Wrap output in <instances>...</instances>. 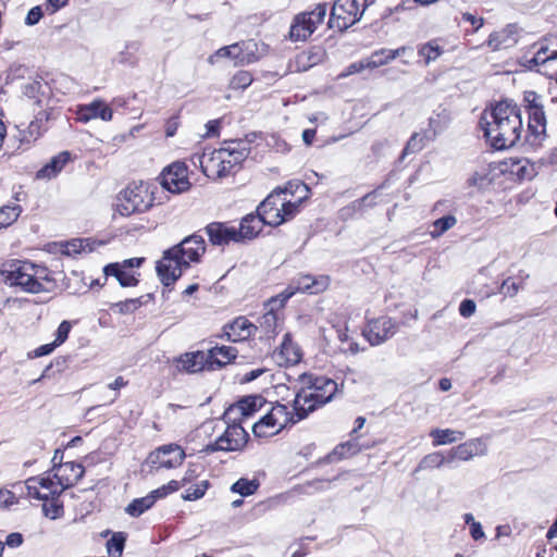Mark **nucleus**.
<instances>
[{
  "label": "nucleus",
  "instance_id": "1",
  "mask_svg": "<svg viewBox=\"0 0 557 557\" xmlns=\"http://www.w3.org/2000/svg\"><path fill=\"white\" fill-rule=\"evenodd\" d=\"M480 127L494 149L511 148L520 140L523 131L521 110L512 101H499L482 113Z\"/></svg>",
  "mask_w": 557,
  "mask_h": 557
},
{
  "label": "nucleus",
  "instance_id": "2",
  "mask_svg": "<svg viewBox=\"0 0 557 557\" xmlns=\"http://www.w3.org/2000/svg\"><path fill=\"white\" fill-rule=\"evenodd\" d=\"M250 152V145L243 139L224 140L220 148L210 152L194 153L189 160L193 165L201 169V172L210 180H221L235 175Z\"/></svg>",
  "mask_w": 557,
  "mask_h": 557
},
{
  "label": "nucleus",
  "instance_id": "3",
  "mask_svg": "<svg viewBox=\"0 0 557 557\" xmlns=\"http://www.w3.org/2000/svg\"><path fill=\"white\" fill-rule=\"evenodd\" d=\"M206 251L207 243L198 232L166 249L156 265L161 283L173 285L193 263L201 262Z\"/></svg>",
  "mask_w": 557,
  "mask_h": 557
},
{
  "label": "nucleus",
  "instance_id": "4",
  "mask_svg": "<svg viewBox=\"0 0 557 557\" xmlns=\"http://www.w3.org/2000/svg\"><path fill=\"white\" fill-rule=\"evenodd\" d=\"M297 383L294 403L298 406L299 416L306 418L329 403L338 389V385L333 379L312 372L301 373Z\"/></svg>",
  "mask_w": 557,
  "mask_h": 557
},
{
  "label": "nucleus",
  "instance_id": "5",
  "mask_svg": "<svg viewBox=\"0 0 557 557\" xmlns=\"http://www.w3.org/2000/svg\"><path fill=\"white\" fill-rule=\"evenodd\" d=\"M2 283L16 287L25 293L39 294L49 292L54 284L51 271L44 265L27 260L5 261L4 278Z\"/></svg>",
  "mask_w": 557,
  "mask_h": 557
},
{
  "label": "nucleus",
  "instance_id": "6",
  "mask_svg": "<svg viewBox=\"0 0 557 557\" xmlns=\"http://www.w3.org/2000/svg\"><path fill=\"white\" fill-rule=\"evenodd\" d=\"M25 488L28 498L41 502L42 512L47 518L55 520L63 517L64 505L61 496L64 491L49 471L28 478Z\"/></svg>",
  "mask_w": 557,
  "mask_h": 557
},
{
  "label": "nucleus",
  "instance_id": "7",
  "mask_svg": "<svg viewBox=\"0 0 557 557\" xmlns=\"http://www.w3.org/2000/svg\"><path fill=\"white\" fill-rule=\"evenodd\" d=\"M158 186L152 182L133 181L116 197V212L122 216L141 214L156 205Z\"/></svg>",
  "mask_w": 557,
  "mask_h": 557
},
{
  "label": "nucleus",
  "instance_id": "8",
  "mask_svg": "<svg viewBox=\"0 0 557 557\" xmlns=\"http://www.w3.org/2000/svg\"><path fill=\"white\" fill-rule=\"evenodd\" d=\"M304 419L294 401L292 409L280 401H268L263 414L252 424V432L257 437H270Z\"/></svg>",
  "mask_w": 557,
  "mask_h": 557
},
{
  "label": "nucleus",
  "instance_id": "9",
  "mask_svg": "<svg viewBox=\"0 0 557 557\" xmlns=\"http://www.w3.org/2000/svg\"><path fill=\"white\" fill-rule=\"evenodd\" d=\"M293 193L287 188L277 187L257 207L267 225L280 226L293 219L298 212V203L293 201Z\"/></svg>",
  "mask_w": 557,
  "mask_h": 557
},
{
  "label": "nucleus",
  "instance_id": "10",
  "mask_svg": "<svg viewBox=\"0 0 557 557\" xmlns=\"http://www.w3.org/2000/svg\"><path fill=\"white\" fill-rule=\"evenodd\" d=\"M286 302L278 295L272 296L263 304V313L258 318L256 333H260V339H274L282 331Z\"/></svg>",
  "mask_w": 557,
  "mask_h": 557
},
{
  "label": "nucleus",
  "instance_id": "11",
  "mask_svg": "<svg viewBox=\"0 0 557 557\" xmlns=\"http://www.w3.org/2000/svg\"><path fill=\"white\" fill-rule=\"evenodd\" d=\"M326 4L320 3L310 11L297 13L290 23L289 30L285 38L292 42L306 41L321 25L326 15Z\"/></svg>",
  "mask_w": 557,
  "mask_h": 557
},
{
  "label": "nucleus",
  "instance_id": "12",
  "mask_svg": "<svg viewBox=\"0 0 557 557\" xmlns=\"http://www.w3.org/2000/svg\"><path fill=\"white\" fill-rule=\"evenodd\" d=\"M53 108L46 107L38 111L29 123H21L15 126L12 140L16 149L26 151L42 136L45 124L52 117Z\"/></svg>",
  "mask_w": 557,
  "mask_h": 557
},
{
  "label": "nucleus",
  "instance_id": "13",
  "mask_svg": "<svg viewBox=\"0 0 557 557\" xmlns=\"http://www.w3.org/2000/svg\"><path fill=\"white\" fill-rule=\"evenodd\" d=\"M51 463L49 472L63 491L75 486L85 474V467L82 462L64 461V449L61 448L54 450Z\"/></svg>",
  "mask_w": 557,
  "mask_h": 557
},
{
  "label": "nucleus",
  "instance_id": "14",
  "mask_svg": "<svg viewBox=\"0 0 557 557\" xmlns=\"http://www.w3.org/2000/svg\"><path fill=\"white\" fill-rule=\"evenodd\" d=\"M330 284L331 278L329 275H311L307 273H300L298 276L292 280V282L284 290L277 295L282 298V301L287 304V301L296 294L318 295L325 292Z\"/></svg>",
  "mask_w": 557,
  "mask_h": 557
},
{
  "label": "nucleus",
  "instance_id": "15",
  "mask_svg": "<svg viewBox=\"0 0 557 557\" xmlns=\"http://www.w3.org/2000/svg\"><path fill=\"white\" fill-rule=\"evenodd\" d=\"M248 433L242 425V421L227 424L225 431L212 443L202 449L206 454L215 451H237L245 447L248 442Z\"/></svg>",
  "mask_w": 557,
  "mask_h": 557
},
{
  "label": "nucleus",
  "instance_id": "16",
  "mask_svg": "<svg viewBox=\"0 0 557 557\" xmlns=\"http://www.w3.org/2000/svg\"><path fill=\"white\" fill-rule=\"evenodd\" d=\"M146 261L144 257H134L120 262H111L103 267L106 277L113 276L122 287H135L139 284L140 273L136 271Z\"/></svg>",
  "mask_w": 557,
  "mask_h": 557
},
{
  "label": "nucleus",
  "instance_id": "17",
  "mask_svg": "<svg viewBox=\"0 0 557 557\" xmlns=\"http://www.w3.org/2000/svg\"><path fill=\"white\" fill-rule=\"evenodd\" d=\"M161 185L172 194H181L190 189L188 165L184 161H174L165 166L161 174Z\"/></svg>",
  "mask_w": 557,
  "mask_h": 557
},
{
  "label": "nucleus",
  "instance_id": "18",
  "mask_svg": "<svg viewBox=\"0 0 557 557\" xmlns=\"http://www.w3.org/2000/svg\"><path fill=\"white\" fill-rule=\"evenodd\" d=\"M273 358L278 367L289 368L301 362L304 351L294 339L290 332H286L281 344L273 350Z\"/></svg>",
  "mask_w": 557,
  "mask_h": 557
},
{
  "label": "nucleus",
  "instance_id": "19",
  "mask_svg": "<svg viewBox=\"0 0 557 557\" xmlns=\"http://www.w3.org/2000/svg\"><path fill=\"white\" fill-rule=\"evenodd\" d=\"M396 332L397 324L395 321L388 317H380L369 321L362 334L372 346H376L393 337Z\"/></svg>",
  "mask_w": 557,
  "mask_h": 557
},
{
  "label": "nucleus",
  "instance_id": "20",
  "mask_svg": "<svg viewBox=\"0 0 557 557\" xmlns=\"http://www.w3.org/2000/svg\"><path fill=\"white\" fill-rule=\"evenodd\" d=\"M173 366L177 374H197L209 371L206 351L203 350L181 354L173 359Z\"/></svg>",
  "mask_w": 557,
  "mask_h": 557
},
{
  "label": "nucleus",
  "instance_id": "21",
  "mask_svg": "<svg viewBox=\"0 0 557 557\" xmlns=\"http://www.w3.org/2000/svg\"><path fill=\"white\" fill-rule=\"evenodd\" d=\"M210 245L225 247L230 244H240L236 233V226L230 222L213 221L205 226Z\"/></svg>",
  "mask_w": 557,
  "mask_h": 557
},
{
  "label": "nucleus",
  "instance_id": "22",
  "mask_svg": "<svg viewBox=\"0 0 557 557\" xmlns=\"http://www.w3.org/2000/svg\"><path fill=\"white\" fill-rule=\"evenodd\" d=\"M76 121L88 123L91 120L100 119L109 122L113 119V110L101 98H96L89 103H82L75 110Z\"/></svg>",
  "mask_w": 557,
  "mask_h": 557
},
{
  "label": "nucleus",
  "instance_id": "23",
  "mask_svg": "<svg viewBox=\"0 0 557 557\" xmlns=\"http://www.w3.org/2000/svg\"><path fill=\"white\" fill-rule=\"evenodd\" d=\"M150 458L157 468L172 469L183 463L185 451L177 444H169L157 448L151 453Z\"/></svg>",
  "mask_w": 557,
  "mask_h": 557
},
{
  "label": "nucleus",
  "instance_id": "24",
  "mask_svg": "<svg viewBox=\"0 0 557 557\" xmlns=\"http://www.w3.org/2000/svg\"><path fill=\"white\" fill-rule=\"evenodd\" d=\"M222 330L226 339L233 343L245 342L256 335V324L245 315L236 317Z\"/></svg>",
  "mask_w": 557,
  "mask_h": 557
},
{
  "label": "nucleus",
  "instance_id": "25",
  "mask_svg": "<svg viewBox=\"0 0 557 557\" xmlns=\"http://www.w3.org/2000/svg\"><path fill=\"white\" fill-rule=\"evenodd\" d=\"M264 225H267V222L258 212V209H256V212H251L243 216L239 227H236L239 243L242 244L258 237Z\"/></svg>",
  "mask_w": 557,
  "mask_h": 557
},
{
  "label": "nucleus",
  "instance_id": "26",
  "mask_svg": "<svg viewBox=\"0 0 557 557\" xmlns=\"http://www.w3.org/2000/svg\"><path fill=\"white\" fill-rule=\"evenodd\" d=\"M487 451L485 443L481 438L467 441L448 451V463L455 460L468 461L475 456H483Z\"/></svg>",
  "mask_w": 557,
  "mask_h": 557
},
{
  "label": "nucleus",
  "instance_id": "27",
  "mask_svg": "<svg viewBox=\"0 0 557 557\" xmlns=\"http://www.w3.org/2000/svg\"><path fill=\"white\" fill-rule=\"evenodd\" d=\"M74 161V157L67 150L61 151L53 156L46 164H44L35 174L36 180L55 178L64 168Z\"/></svg>",
  "mask_w": 557,
  "mask_h": 557
},
{
  "label": "nucleus",
  "instance_id": "28",
  "mask_svg": "<svg viewBox=\"0 0 557 557\" xmlns=\"http://www.w3.org/2000/svg\"><path fill=\"white\" fill-rule=\"evenodd\" d=\"M238 350L232 346H214L206 352L209 371H214L232 363L237 358Z\"/></svg>",
  "mask_w": 557,
  "mask_h": 557
},
{
  "label": "nucleus",
  "instance_id": "29",
  "mask_svg": "<svg viewBox=\"0 0 557 557\" xmlns=\"http://www.w3.org/2000/svg\"><path fill=\"white\" fill-rule=\"evenodd\" d=\"M405 50H406V47H400V48L394 49V50L381 49L379 51H375L372 53L370 59L367 60L366 63L360 62V63L350 64V74L360 72L364 67L375 69V67L382 66V65L388 63L389 61L396 59L397 57H399L401 53L405 52Z\"/></svg>",
  "mask_w": 557,
  "mask_h": 557
},
{
  "label": "nucleus",
  "instance_id": "30",
  "mask_svg": "<svg viewBox=\"0 0 557 557\" xmlns=\"http://www.w3.org/2000/svg\"><path fill=\"white\" fill-rule=\"evenodd\" d=\"M268 400L262 395H248L239 399L231 410H238L242 414L239 421H244L259 411H263Z\"/></svg>",
  "mask_w": 557,
  "mask_h": 557
},
{
  "label": "nucleus",
  "instance_id": "31",
  "mask_svg": "<svg viewBox=\"0 0 557 557\" xmlns=\"http://www.w3.org/2000/svg\"><path fill=\"white\" fill-rule=\"evenodd\" d=\"M529 114V124H528V132L530 133V136L533 137L530 140L532 144H534L536 140H540L542 136L545 135L546 132V116L543 110V106H533L531 107V110L528 112Z\"/></svg>",
  "mask_w": 557,
  "mask_h": 557
},
{
  "label": "nucleus",
  "instance_id": "32",
  "mask_svg": "<svg viewBox=\"0 0 557 557\" xmlns=\"http://www.w3.org/2000/svg\"><path fill=\"white\" fill-rule=\"evenodd\" d=\"M348 0H336L331 9L329 27L337 32L348 28Z\"/></svg>",
  "mask_w": 557,
  "mask_h": 557
},
{
  "label": "nucleus",
  "instance_id": "33",
  "mask_svg": "<svg viewBox=\"0 0 557 557\" xmlns=\"http://www.w3.org/2000/svg\"><path fill=\"white\" fill-rule=\"evenodd\" d=\"M324 57V51L320 47H311L296 54L295 66L299 72H305L319 64Z\"/></svg>",
  "mask_w": 557,
  "mask_h": 557
},
{
  "label": "nucleus",
  "instance_id": "34",
  "mask_svg": "<svg viewBox=\"0 0 557 557\" xmlns=\"http://www.w3.org/2000/svg\"><path fill=\"white\" fill-rule=\"evenodd\" d=\"M510 161L509 171L512 175L517 176V178L530 181L536 176L537 171L535 163L530 162L528 159H511Z\"/></svg>",
  "mask_w": 557,
  "mask_h": 557
},
{
  "label": "nucleus",
  "instance_id": "35",
  "mask_svg": "<svg viewBox=\"0 0 557 557\" xmlns=\"http://www.w3.org/2000/svg\"><path fill=\"white\" fill-rule=\"evenodd\" d=\"M245 42H236L230 46L222 47L218 49L214 53V57L218 58H230L235 60L237 64L249 63L251 61L250 58L244 54L243 46ZM212 57H210V62L212 63Z\"/></svg>",
  "mask_w": 557,
  "mask_h": 557
},
{
  "label": "nucleus",
  "instance_id": "36",
  "mask_svg": "<svg viewBox=\"0 0 557 557\" xmlns=\"http://www.w3.org/2000/svg\"><path fill=\"white\" fill-rule=\"evenodd\" d=\"M433 438V446H442L456 443L465 437V432L451 429H433L430 432Z\"/></svg>",
  "mask_w": 557,
  "mask_h": 557
},
{
  "label": "nucleus",
  "instance_id": "37",
  "mask_svg": "<svg viewBox=\"0 0 557 557\" xmlns=\"http://www.w3.org/2000/svg\"><path fill=\"white\" fill-rule=\"evenodd\" d=\"M23 209L17 203H9L0 207V231L13 225L20 218Z\"/></svg>",
  "mask_w": 557,
  "mask_h": 557
},
{
  "label": "nucleus",
  "instance_id": "38",
  "mask_svg": "<svg viewBox=\"0 0 557 557\" xmlns=\"http://www.w3.org/2000/svg\"><path fill=\"white\" fill-rule=\"evenodd\" d=\"M260 482L257 479L240 478L231 485V492L239 494L242 497H248L257 493Z\"/></svg>",
  "mask_w": 557,
  "mask_h": 557
},
{
  "label": "nucleus",
  "instance_id": "39",
  "mask_svg": "<svg viewBox=\"0 0 557 557\" xmlns=\"http://www.w3.org/2000/svg\"><path fill=\"white\" fill-rule=\"evenodd\" d=\"M448 463V454L444 455L442 451H434L425 455L419 462L416 471L438 469Z\"/></svg>",
  "mask_w": 557,
  "mask_h": 557
},
{
  "label": "nucleus",
  "instance_id": "40",
  "mask_svg": "<svg viewBox=\"0 0 557 557\" xmlns=\"http://www.w3.org/2000/svg\"><path fill=\"white\" fill-rule=\"evenodd\" d=\"M253 82V75L250 71H237L228 82V89L234 91H243L247 89Z\"/></svg>",
  "mask_w": 557,
  "mask_h": 557
},
{
  "label": "nucleus",
  "instance_id": "41",
  "mask_svg": "<svg viewBox=\"0 0 557 557\" xmlns=\"http://www.w3.org/2000/svg\"><path fill=\"white\" fill-rule=\"evenodd\" d=\"M515 39L511 37L509 32L503 29L499 32H494L490 35L486 45L493 50L497 51L503 48L509 47Z\"/></svg>",
  "mask_w": 557,
  "mask_h": 557
},
{
  "label": "nucleus",
  "instance_id": "42",
  "mask_svg": "<svg viewBox=\"0 0 557 557\" xmlns=\"http://www.w3.org/2000/svg\"><path fill=\"white\" fill-rule=\"evenodd\" d=\"M153 505V496H149L148 494L145 497L133 499L125 508V511L131 517H139L146 510L150 509Z\"/></svg>",
  "mask_w": 557,
  "mask_h": 557
},
{
  "label": "nucleus",
  "instance_id": "43",
  "mask_svg": "<svg viewBox=\"0 0 557 557\" xmlns=\"http://www.w3.org/2000/svg\"><path fill=\"white\" fill-rule=\"evenodd\" d=\"M126 535L123 532L114 533L107 541V552L110 557H121L125 547Z\"/></svg>",
  "mask_w": 557,
  "mask_h": 557
},
{
  "label": "nucleus",
  "instance_id": "44",
  "mask_svg": "<svg viewBox=\"0 0 557 557\" xmlns=\"http://www.w3.org/2000/svg\"><path fill=\"white\" fill-rule=\"evenodd\" d=\"M210 486H211V483L209 480H202V481L187 487L185 490V493L182 495V497L184 500H189V502L198 500L206 495V493Z\"/></svg>",
  "mask_w": 557,
  "mask_h": 557
},
{
  "label": "nucleus",
  "instance_id": "45",
  "mask_svg": "<svg viewBox=\"0 0 557 557\" xmlns=\"http://www.w3.org/2000/svg\"><path fill=\"white\" fill-rule=\"evenodd\" d=\"M418 53L424 59L425 64H429L443 53V48L435 40H431L422 45Z\"/></svg>",
  "mask_w": 557,
  "mask_h": 557
},
{
  "label": "nucleus",
  "instance_id": "46",
  "mask_svg": "<svg viewBox=\"0 0 557 557\" xmlns=\"http://www.w3.org/2000/svg\"><path fill=\"white\" fill-rule=\"evenodd\" d=\"M456 223L457 219L451 214L435 220L433 223V231L431 232L432 237L436 238L442 236L445 232L454 227Z\"/></svg>",
  "mask_w": 557,
  "mask_h": 557
},
{
  "label": "nucleus",
  "instance_id": "47",
  "mask_svg": "<svg viewBox=\"0 0 557 557\" xmlns=\"http://www.w3.org/2000/svg\"><path fill=\"white\" fill-rule=\"evenodd\" d=\"M332 331L341 343H345L348 338V318L345 315L335 317L332 320Z\"/></svg>",
  "mask_w": 557,
  "mask_h": 557
},
{
  "label": "nucleus",
  "instance_id": "48",
  "mask_svg": "<svg viewBox=\"0 0 557 557\" xmlns=\"http://www.w3.org/2000/svg\"><path fill=\"white\" fill-rule=\"evenodd\" d=\"M347 454L348 443H341L321 462L324 465L338 463L345 460Z\"/></svg>",
  "mask_w": 557,
  "mask_h": 557
},
{
  "label": "nucleus",
  "instance_id": "49",
  "mask_svg": "<svg viewBox=\"0 0 557 557\" xmlns=\"http://www.w3.org/2000/svg\"><path fill=\"white\" fill-rule=\"evenodd\" d=\"M140 306L139 299H126L112 304L111 309L121 314L134 312Z\"/></svg>",
  "mask_w": 557,
  "mask_h": 557
},
{
  "label": "nucleus",
  "instance_id": "50",
  "mask_svg": "<svg viewBox=\"0 0 557 557\" xmlns=\"http://www.w3.org/2000/svg\"><path fill=\"white\" fill-rule=\"evenodd\" d=\"M276 505L277 502L271 498L261 500L253 506L252 515L256 517H261L267 512L274 510Z\"/></svg>",
  "mask_w": 557,
  "mask_h": 557
},
{
  "label": "nucleus",
  "instance_id": "51",
  "mask_svg": "<svg viewBox=\"0 0 557 557\" xmlns=\"http://www.w3.org/2000/svg\"><path fill=\"white\" fill-rule=\"evenodd\" d=\"M371 2L372 1H368V0H352L350 2V15L354 14V16H355V20L350 23V26L361 18L367 7Z\"/></svg>",
  "mask_w": 557,
  "mask_h": 557
},
{
  "label": "nucleus",
  "instance_id": "52",
  "mask_svg": "<svg viewBox=\"0 0 557 557\" xmlns=\"http://www.w3.org/2000/svg\"><path fill=\"white\" fill-rule=\"evenodd\" d=\"M72 330V324L70 321L67 320H64L62 321L58 329H57V332H55V338H54V343L58 345V346H61L63 343L66 342L69 335H70V332Z\"/></svg>",
  "mask_w": 557,
  "mask_h": 557
},
{
  "label": "nucleus",
  "instance_id": "53",
  "mask_svg": "<svg viewBox=\"0 0 557 557\" xmlns=\"http://www.w3.org/2000/svg\"><path fill=\"white\" fill-rule=\"evenodd\" d=\"M17 503H18V498L15 496V494L12 491L7 490V488H0V510L7 509Z\"/></svg>",
  "mask_w": 557,
  "mask_h": 557
},
{
  "label": "nucleus",
  "instance_id": "54",
  "mask_svg": "<svg viewBox=\"0 0 557 557\" xmlns=\"http://www.w3.org/2000/svg\"><path fill=\"white\" fill-rule=\"evenodd\" d=\"M364 423H366V419L363 417H358L355 421L356 426L350 432V454H355V453L360 451L362 448L370 447V445H359L358 443H356V444L352 443L356 440V438H352V435L355 433H357V431L359 429H361L364 425Z\"/></svg>",
  "mask_w": 557,
  "mask_h": 557
},
{
  "label": "nucleus",
  "instance_id": "55",
  "mask_svg": "<svg viewBox=\"0 0 557 557\" xmlns=\"http://www.w3.org/2000/svg\"><path fill=\"white\" fill-rule=\"evenodd\" d=\"M66 357H58V358H54L42 371V374L41 376L39 377V380L41 379H46V377H50V372L51 370L57 367L59 370H62L65 366H66Z\"/></svg>",
  "mask_w": 557,
  "mask_h": 557
},
{
  "label": "nucleus",
  "instance_id": "56",
  "mask_svg": "<svg viewBox=\"0 0 557 557\" xmlns=\"http://www.w3.org/2000/svg\"><path fill=\"white\" fill-rule=\"evenodd\" d=\"M57 347H59L54 342L41 345L34 349L33 351L28 352L29 358H39L42 356H47L51 354Z\"/></svg>",
  "mask_w": 557,
  "mask_h": 557
},
{
  "label": "nucleus",
  "instance_id": "57",
  "mask_svg": "<svg viewBox=\"0 0 557 557\" xmlns=\"http://www.w3.org/2000/svg\"><path fill=\"white\" fill-rule=\"evenodd\" d=\"M42 15L44 13L40 5L32 8L25 17V24L28 26L36 25L41 20Z\"/></svg>",
  "mask_w": 557,
  "mask_h": 557
},
{
  "label": "nucleus",
  "instance_id": "58",
  "mask_svg": "<svg viewBox=\"0 0 557 557\" xmlns=\"http://www.w3.org/2000/svg\"><path fill=\"white\" fill-rule=\"evenodd\" d=\"M180 117L177 115L169 117L164 123V132L166 137H173L176 135L180 127Z\"/></svg>",
  "mask_w": 557,
  "mask_h": 557
},
{
  "label": "nucleus",
  "instance_id": "59",
  "mask_svg": "<svg viewBox=\"0 0 557 557\" xmlns=\"http://www.w3.org/2000/svg\"><path fill=\"white\" fill-rule=\"evenodd\" d=\"M475 302L471 299H465L461 301L460 306H459V313L463 317V318H470L471 315L474 314L475 312Z\"/></svg>",
  "mask_w": 557,
  "mask_h": 557
},
{
  "label": "nucleus",
  "instance_id": "60",
  "mask_svg": "<svg viewBox=\"0 0 557 557\" xmlns=\"http://www.w3.org/2000/svg\"><path fill=\"white\" fill-rule=\"evenodd\" d=\"M421 140L422 139L419 137L418 134H413L404 149V154L412 153L422 149Z\"/></svg>",
  "mask_w": 557,
  "mask_h": 557
},
{
  "label": "nucleus",
  "instance_id": "61",
  "mask_svg": "<svg viewBox=\"0 0 557 557\" xmlns=\"http://www.w3.org/2000/svg\"><path fill=\"white\" fill-rule=\"evenodd\" d=\"M520 289V285L516 282H512L510 278H507L502 284V290L506 296L513 297L518 294Z\"/></svg>",
  "mask_w": 557,
  "mask_h": 557
},
{
  "label": "nucleus",
  "instance_id": "62",
  "mask_svg": "<svg viewBox=\"0 0 557 557\" xmlns=\"http://www.w3.org/2000/svg\"><path fill=\"white\" fill-rule=\"evenodd\" d=\"M70 0H47L45 3L46 11L50 14L55 13L60 9L64 8Z\"/></svg>",
  "mask_w": 557,
  "mask_h": 557
},
{
  "label": "nucleus",
  "instance_id": "63",
  "mask_svg": "<svg viewBox=\"0 0 557 557\" xmlns=\"http://www.w3.org/2000/svg\"><path fill=\"white\" fill-rule=\"evenodd\" d=\"M462 20L474 26V32H478L484 24L483 17H476L475 15L466 12L462 14Z\"/></svg>",
  "mask_w": 557,
  "mask_h": 557
},
{
  "label": "nucleus",
  "instance_id": "64",
  "mask_svg": "<svg viewBox=\"0 0 557 557\" xmlns=\"http://www.w3.org/2000/svg\"><path fill=\"white\" fill-rule=\"evenodd\" d=\"M548 60H552V59L549 57L548 50L546 49V45H545V46H541V48L536 51L532 61L535 64H543Z\"/></svg>",
  "mask_w": 557,
  "mask_h": 557
}]
</instances>
